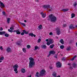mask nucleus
Returning a JSON list of instances; mask_svg holds the SVG:
<instances>
[{"label":"nucleus","instance_id":"59","mask_svg":"<svg viewBox=\"0 0 77 77\" xmlns=\"http://www.w3.org/2000/svg\"><path fill=\"white\" fill-rule=\"evenodd\" d=\"M46 42H48V39H47L46 40Z\"/></svg>","mask_w":77,"mask_h":77},{"label":"nucleus","instance_id":"38","mask_svg":"<svg viewBox=\"0 0 77 77\" xmlns=\"http://www.w3.org/2000/svg\"><path fill=\"white\" fill-rule=\"evenodd\" d=\"M41 41V40L40 39H39L38 40V42L39 43V42H40Z\"/></svg>","mask_w":77,"mask_h":77},{"label":"nucleus","instance_id":"57","mask_svg":"<svg viewBox=\"0 0 77 77\" xmlns=\"http://www.w3.org/2000/svg\"><path fill=\"white\" fill-rule=\"evenodd\" d=\"M69 68L70 69H72V67H71V66H70Z\"/></svg>","mask_w":77,"mask_h":77},{"label":"nucleus","instance_id":"15","mask_svg":"<svg viewBox=\"0 0 77 77\" xmlns=\"http://www.w3.org/2000/svg\"><path fill=\"white\" fill-rule=\"evenodd\" d=\"M69 10V9L68 8L63 9L62 10V11L63 12H66V11H68Z\"/></svg>","mask_w":77,"mask_h":77},{"label":"nucleus","instance_id":"13","mask_svg":"<svg viewBox=\"0 0 77 77\" xmlns=\"http://www.w3.org/2000/svg\"><path fill=\"white\" fill-rule=\"evenodd\" d=\"M21 71L22 72V73H25L26 72V70L22 68L21 69Z\"/></svg>","mask_w":77,"mask_h":77},{"label":"nucleus","instance_id":"24","mask_svg":"<svg viewBox=\"0 0 77 77\" xmlns=\"http://www.w3.org/2000/svg\"><path fill=\"white\" fill-rule=\"evenodd\" d=\"M0 4L1 6H2V7H5V5H4V4L3 3L1 2V1H0Z\"/></svg>","mask_w":77,"mask_h":77},{"label":"nucleus","instance_id":"14","mask_svg":"<svg viewBox=\"0 0 77 77\" xmlns=\"http://www.w3.org/2000/svg\"><path fill=\"white\" fill-rule=\"evenodd\" d=\"M16 34L17 35H20V34H21V32L20 31V29H18L17 30V31H16Z\"/></svg>","mask_w":77,"mask_h":77},{"label":"nucleus","instance_id":"4","mask_svg":"<svg viewBox=\"0 0 77 77\" xmlns=\"http://www.w3.org/2000/svg\"><path fill=\"white\" fill-rule=\"evenodd\" d=\"M45 70L44 69H43L40 72V76H43L46 72Z\"/></svg>","mask_w":77,"mask_h":77},{"label":"nucleus","instance_id":"21","mask_svg":"<svg viewBox=\"0 0 77 77\" xmlns=\"http://www.w3.org/2000/svg\"><path fill=\"white\" fill-rule=\"evenodd\" d=\"M19 23H20L21 24V25H23V26H24V27H26V24H25V23H22L20 22Z\"/></svg>","mask_w":77,"mask_h":77},{"label":"nucleus","instance_id":"45","mask_svg":"<svg viewBox=\"0 0 77 77\" xmlns=\"http://www.w3.org/2000/svg\"><path fill=\"white\" fill-rule=\"evenodd\" d=\"M49 35H53V33L52 32H51L49 33Z\"/></svg>","mask_w":77,"mask_h":77},{"label":"nucleus","instance_id":"26","mask_svg":"<svg viewBox=\"0 0 77 77\" xmlns=\"http://www.w3.org/2000/svg\"><path fill=\"white\" fill-rule=\"evenodd\" d=\"M74 17H75V14L74 13H72L71 14V18H73Z\"/></svg>","mask_w":77,"mask_h":77},{"label":"nucleus","instance_id":"43","mask_svg":"<svg viewBox=\"0 0 77 77\" xmlns=\"http://www.w3.org/2000/svg\"><path fill=\"white\" fill-rule=\"evenodd\" d=\"M39 47L38 46H36L35 47V48H38Z\"/></svg>","mask_w":77,"mask_h":77},{"label":"nucleus","instance_id":"30","mask_svg":"<svg viewBox=\"0 0 77 77\" xmlns=\"http://www.w3.org/2000/svg\"><path fill=\"white\" fill-rule=\"evenodd\" d=\"M22 50L23 51L24 53H26V48H23Z\"/></svg>","mask_w":77,"mask_h":77},{"label":"nucleus","instance_id":"62","mask_svg":"<svg viewBox=\"0 0 77 77\" xmlns=\"http://www.w3.org/2000/svg\"><path fill=\"white\" fill-rule=\"evenodd\" d=\"M37 49H38L37 48H35L34 49V50H37Z\"/></svg>","mask_w":77,"mask_h":77},{"label":"nucleus","instance_id":"18","mask_svg":"<svg viewBox=\"0 0 77 77\" xmlns=\"http://www.w3.org/2000/svg\"><path fill=\"white\" fill-rule=\"evenodd\" d=\"M60 42L62 44H64V42H63V39H61L60 40Z\"/></svg>","mask_w":77,"mask_h":77},{"label":"nucleus","instance_id":"3","mask_svg":"<svg viewBox=\"0 0 77 77\" xmlns=\"http://www.w3.org/2000/svg\"><path fill=\"white\" fill-rule=\"evenodd\" d=\"M18 68V65L17 64L14 65L13 66V68H14V71L15 72L16 74H17L18 72V71H17V69Z\"/></svg>","mask_w":77,"mask_h":77},{"label":"nucleus","instance_id":"27","mask_svg":"<svg viewBox=\"0 0 77 77\" xmlns=\"http://www.w3.org/2000/svg\"><path fill=\"white\" fill-rule=\"evenodd\" d=\"M54 44L51 45L50 46V48H53L54 47Z\"/></svg>","mask_w":77,"mask_h":77},{"label":"nucleus","instance_id":"23","mask_svg":"<svg viewBox=\"0 0 77 77\" xmlns=\"http://www.w3.org/2000/svg\"><path fill=\"white\" fill-rule=\"evenodd\" d=\"M4 35L6 37H9V34L6 33Z\"/></svg>","mask_w":77,"mask_h":77},{"label":"nucleus","instance_id":"52","mask_svg":"<svg viewBox=\"0 0 77 77\" xmlns=\"http://www.w3.org/2000/svg\"><path fill=\"white\" fill-rule=\"evenodd\" d=\"M44 14V12H41L40 13V14H41V15H43Z\"/></svg>","mask_w":77,"mask_h":77},{"label":"nucleus","instance_id":"41","mask_svg":"<svg viewBox=\"0 0 77 77\" xmlns=\"http://www.w3.org/2000/svg\"><path fill=\"white\" fill-rule=\"evenodd\" d=\"M62 60L63 61L65 60V58L64 57H63L62 58Z\"/></svg>","mask_w":77,"mask_h":77},{"label":"nucleus","instance_id":"29","mask_svg":"<svg viewBox=\"0 0 77 77\" xmlns=\"http://www.w3.org/2000/svg\"><path fill=\"white\" fill-rule=\"evenodd\" d=\"M45 16H46V14H45H45H43L42 15V17L43 18H45Z\"/></svg>","mask_w":77,"mask_h":77},{"label":"nucleus","instance_id":"34","mask_svg":"<svg viewBox=\"0 0 77 77\" xmlns=\"http://www.w3.org/2000/svg\"><path fill=\"white\" fill-rule=\"evenodd\" d=\"M27 48H31V46L29 45H27Z\"/></svg>","mask_w":77,"mask_h":77},{"label":"nucleus","instance_id":"1","mask_svg":"<svg viewBox=\"0 0 77 77\" xmlns=\"http://www.w3.org/2000/svg\"><path fill=\"white\" fill-rule=\"evenodd\" d=\"M29 60H30L29 63V67L30 68H32L35 65V62L34 61V59L32 57H30L29 58Z\"/></svg>","mask_w":77,"mask_h":77},{"label":"nucleus","instance_id":"17","mask_svg":"<svg viewBox=\"0 0 77 77\" xmlns=\"http://www.w3.org/2000/svg\"><path fill=\"white\" fill-rule=\"evenodd\" d=\"M39 72H37L36 73V74L35 75V76L37 77H40V76L39 75Z\"/></svg>","mask_w":77,"mask_h":77},{"label":"nucleus","instance_id":"54","mask_svg":"<svg viewBox=\"0 0 77 77\" xmlns=\"http://www.w3.org/2000/svg\"><path fill=\"white\" fill-rule=\"evenodd\" d=\"M74 60V59L73 57H72L71 59V60Z\"/></svg>","mask_w":77,"mask_h":77},{"label":"nucleus","instance_id":"33","mask_svg":"<svg viewBox=\"0 0 77 77\" xmlns=\"http://www.w3.org/2000/svg\"><path fill=\"white\" fill-rule=\"evenodd\" d=\"M8 32H11V33H12V32H13V30H11L10 29H8Z\"/></svg>","mask_w":77,"mask_h":77},{"label":"nucleus","instance_id":"32","mask_svg":"<svg viewBox=\"0 0 77 77\" xmlns=\"http://www.w3.org/2000/svg\"><path fill=\"white\" fill-rule=\"evenodd\" d=\"M16 44V45H21V42H17Z\"/></svg>","mask_w":77,"mask_h":77},{"label":"nucleus","instance_id":"37","mask_svg":"<svg viewBox=\"0 0 77 77\" xmlns=\"http://www.w3.org/2000/svg\"><path fill=\"white\" fill-rule=\"evenodd\" d=\"M38 28L40 29H41V28H42V25H41L38 26Z\"/></svg>","mask_w":77,"mask_h":77},{"label":"nucleus","instance_id":"28","mask_svg":"<svg viewBox=\"0 0 77 77\" xmlns=\"http://www.w3.org/2000/svg\"><path fill=\"white\" fill-rule=\"evenodd\" d=\"M10 20H11V19H10V18H8L7 19V22L8 24H9V21H10Z\"/></svg>","mask_w":77,"mask_h":77},{"label":"nucleus","instance_id":"5","mask_svg":"<svg viewBox=\"0 0 77 77\" xmlns=\"http://www.w3.org/2000/svg\"><path fill=\"white\" fill-rule=\"evenodd\" d=\"M57 67V68H60L62 65L61 64V63L60 62H58L56 63Z\"/></svg>","mask_w":77,"mask_h":77},{"label":"nucleus","instance_id":"55","mask_svg":"<svg viewBox=\"0 0 77 77\" xmlns=\"http://www.w3.org/2000/svg\"><path fill=\"white\" fill-rule=\"evenodd\" d=\"M71 48V46H69L67 47V48Z\"/></svg>","mask_w":77,"mask_h":77},{"label":"nucleus","instance_id":"51","mask_svg":"<svg viewBox=\"0 0 77 77\" xmlns=\"http://www.w3.org/2000/svg\"><path fill=\"white\" fill-rule=\"evenodd\" d=\"M50 55H51V54L49 53V54L48 55L47 57H49Z\"/></svg>","mask_w":77,"mask_h":77},{"label":"nucleus","instance_id":"49","mask_svg":"<svg viewBox=\"0 0 77 77\" xmlns=\"http://www.w3.org/2000/svg\"><path fill=\"white\" fill-rule=\"evenodd\" d=\"M66 24H64L63 25V27H66Z\"/></svg>","mask_w":77,"mask_h":77},{"label":"nucleus","instance_id":"61","mask_svg":"<svg viewBox=\"0 0 77 77\" xmlns=\"http://www.w3.org/2000/svg\"><path fill=\"white\" fill-rule=\"evenodd\" d=\"M57 77H60V75H58L57 76Z\"/></svg>","mask_w":77,"mask_h":77},{"label":"nucleus","instance_id":"39","mask_svg":"<svg viewBox=\"0 0 77 77\" xmlns=\"http://www.w3.org/2000/svg\"><path fill=\"white\" fill-rule=\"evenodd\" d=\"M10 29L11 30H14V28L11 27H10Z\"/></svg>","mask_w":77,"mask_h":77},{"label":"nucleus","instance_id":"19","mask_svg":"<svg viewBox=\"0 0 77 77\" xmlns=\"http://www.w3.org/2000/svg\"><path fill=\"white\" fill-rule=\"evenodd\" d=\"M72 66L74 68H76V66H77V64L75 63H73Z\"/></svg>","mask_w":77,"mask_h":77},{"label":"nucleus","instance_id":"22","mask_svg":"<svg viewBox=\"0 0 77 77\" xmlns=\"http://www.w3.org/2000/svg\"><path fill=\"white\" fill-rule=\"evenodd\" d=\"M23 32H24V33L25 34H28L29 32H27L25 30H23Z\"/></svg>","mask_w":77,"mask_h":77},{"label":"nucleus","instance_id":"31","mask_svg":"<svg viewBox=\"0 0 77 77\" xmlns=\"http://www.w3.org/2000/svg\"><path fill=\"white\" fill-rule=\"evenodd\" d=\"M4 58L3 57H2L0 58V60H3L4 59Z\"/></svg>","mask_w":77,"mask_h":77},{"label":"nucleus","instance_id":"6","mask_svg":"<svg viewBox=\"0 0 77 77\" xmlns=\"http://www.w3.org/2000/svg\"><path fill=\"white\" fill-rule=\"evenodd\" d=\"M49 42L51 44H53V42H54V40L53 39L51 38H49Z\"/></svg>","mask_w":77,"mask_h":77},{"label":"nucleus","instance_id":"58","mask_svg":"<svg viewBox=\"0 0 77 77\" xmlns=\"http://www.w3.org/2000/svg\"><path fill=\"white\" fill-rule=\"evenodd\" d=\"M20 42H23V40H22V39H20Z\"/></svg>","mask_w":77,"mask_h":77},{"label":"nucleus","instance_id":"12","mask_svg":"<svg viewBox=\"0 0 77 77\" xmlns=\"http://www.w3.org/2000/svg\"><path fill=\"white\" fill-rule=\"evenodd\" d=\"M29 36H32V37H33V36H34V37H36V35H34L33 33H29Z\"/></svg>","mask_w":77,"mask_h":77},{"label":"nucleus","instance_id":"64","mask_svg":"<svg viewBox=\"0 0 77 77\" xmlns=\"http://www.w3.org/2000/svg\"><path fill=\"white\" fill-rule=\"evenodd\" d=\"M32 77V76H31V75H30V76H28V77Z\"/></svg>","mask_w":77,"mask_h":77},{"label":"nucleus","instance_id":"10","mask_svg":"<svg viewBox=\"0 0 77 77\" xmlns=\"http://www.w3.org/2000/svg\"><path fill=\"white\" fill-rule=\"evenodd\" d=\"M57 35H59L60 34V29H57Z\"/></svg>","mask_w":77,"mask_h":77},{"label":"nucleus","instance_id":"16","mask_svg":"<svg viewBox=\"0 0 77 77\" xmlns=\"http://www.w3.org/2000/svg\"><path fill=\"white\" fill-rule=\"evenodd\" d=\"M5 33H6V32L5 31H0V35H3L4 34H5Z\"/></svg>","mask_w":77,"mask_h":77},{"label":"nucleus","instance_id":"53","mask_svg":"<svg viewBox=\"0 0 77 77\" xmlns=\"http://www.w3.org/2000/svg\"><path fill=\"white\" fill-rule=\"evenodd\" d=\"M17 30H13V32H17Z\"/></svg>","mask_w":77,"mask_h":77},{"label":"nucleus","instance_id":"56","mask_svg":"<svg viewBox=\"0 0 77 77\" xmlns=\"http://www.w3.org/2000/svg\"><path fill=\"white\" fill-rule=\"evenodd\" d=\"M50 68L51 69H53V67H50Z\"/></svg>","mask_w":77,"mask_h":77},{"label":"nucleus","instance_id":"9","mask_svg":"<svg viewBox=\"0 0 77 77\" xmlns=\"http://www.w3.org/2000/svg\"><path fill=\"white\" fill-rule=\"evenodd\" d=\"M43 8L44 9L50 8V5H44L43 6Z\"/></svg>","mask_w":77,"mask_h":77},{"label":"nucleus","instance_id":"47","mask_svg":"<svg viewBox=\"0 0 77 77\" xmlns=\"http://www.w3.org/2000/svg\"><path fill=\"white\" fill-rule=\"evenodd\" d=\"M2 13L3 14V15H5V12L3 11L2 12Z\"/></svg>","mask_w":77,"mask_h":77},{"label":"nucleus","instance_id":"60","mask_svg":"<svg viewBox=\"0 0 77 77\" xmlns=\"http://www.w3.org/2000/svg\"><path fill=\"white\" fill-rule=\"evenodd\" d=\"M54 57L55 58H57V56H54Z\"/></svg>","mask_w":77,"mask_h":77},{"label":"nucleus","instance_id":"8","mask_svg":"<svg viewBox=\"0 0 77 77\" xmlns=\"http://www.w3.org/2000/svg\"><path fill=\"white\" fill-rule=\"evenodd\" d=\"M49 53L51 54H54L56 53L55 51H49Z\"/></svg>","mask_w":77,"mask_h":77},{"label":"nucleus","instance_id":"48","mask_svg":"<svg viewBox=\"0 0 77 77\" xmlns=\"http://www.w3.org/2000/svg\"><path fill=\"white\" fill-rule=\"evenodd\" d=\"M2 30H3V28H2V27H1L0 29V31H2Z\"/></svg>","mask_w":77,"mask_h":77},{"label":"nucleus","instance_id":"42","mask_svg":"<svg viewBox=\"0 0 77 77\" xmlns=\"http://www.w3.org/2000/svg\"><path fill=\"white\" fill-rule=\"evenodd\" d=\"M21 35H24V32H22L21 33Z\"/></svg>","mask_w":77,"mask_h":77},{"label":"nucleus","instance_id":"40","mask_svg":"<svg viewBox=\"0 0 77 77\" xmlns=\"http://www.w3.org/2000/svg\"><path fill=\"white\" fill-rule=\"evenodd\" d=\"M66 50L67 51H70V50H71V48H67Z\"/></svg>","mask_w":77,"mask_h":77},{"label":"nucleus","instance_id":"46","mask_svg":"<svg viewBox=\"0 0 77 77\" xmlns=\"http://www.w3.org/2000/svg\"><path fill=\"white\" fill-rule=\"evenodd\" d=\"M76 57H77V55H75V56H74L73 57V58L74 59H75V58H76Z\"/></svg>","mask_w":77,"mask_h":77},{"label":"nucleus","instance_id":"7","mask_svg":"<svg viewBox=\"0 0 77 77\" xmlns=\"http://www.w3.org/2000/svg\"><path fill=\"white\" fill-rule=\"evenodd\" d=\"M69 28L71 29H75V26H74V25L72 24L70 25L69 26Z\"/></svg>","mask_w":77,"mask_h":77},{"label":"nucleus","instance_id":"2","mask_svg":"<svg viewBox=\"0 0 77 77\" xmlns=\"http://www.w3.org/2000/svg\"><path fill=\"white\" fill-rule=\"evenodd\" d=\"M49 18L52 23H55L56 21V20H57V18L53 14H50L49 15Z\"/></svg>","mask_w":77,"mask_h":77},{"label":"nucleus","instance_id":"20","mask_svg":"<svg viewBox=\"0 0 77 77\" xmlns=\"http://www.w3.org/2000/svg\"><path fill=\"white\" fill-rule=\"evenodd\" d=\"M42 47L43 48H47V46L45 45H42Z\"/></svg>","mask_w":77,"mask_h":77},{"label":"nucleus","instance_id":"50","mask_svg":"<svg viewBox=\"0 0 77 77\" xmlns=\"http://www.w3.org/2000/svg\"><path fill=\"white\" fill-rule=\"evenodd\" d=\"M14 27H15L14 25H11V27H13V28H14Z\"/></svg>","mask_w":77,"mask_h":77},{"label":"nucleus","instance_id":"25","mask_svg":"<svg viewBox=\"0 0 77 77\" xmlns=\"http://www.w3.org/2000/svg\"><path fill=\"white\" fill-rule=\"evenodd\" d=\"M57 74L56 72H54L52 74V75L53 76L55 77H56V75Z\"/></svg>","mask_w":77,"mask_h":77},{"label":"nucleus","instance_id":"63","mask_svg":"<svg viewBox=\"0 0 77 77\" xmlns=\"http://www.w3.org/2000/svg\"><path fill=\"white\" fill-rule=\"evenodd\" d=\"M0 48H2V46L0 47Z\"/></svg>","mask_w":77,"mask_h":77},{"label":"nucleus","instance_id":"11","mask_svg":"<svg viewBox=\"0 0 77 77\" xmlns=\"http://www.w3.org/2000/svg\"><path fill=\"white\" fill-rule=\"evenodd\" d=\"M6 50L8 53H11L12 52V50L11 48H7Z\"/></svg>","mask_w":77,"mask_h":77},{"label":"nucleus","instance_id":"36","mask_svg":"<svg viewBox=\"0 0 77 77\" xmlns=\"http://www.w3.org/2000/svg\"><path fill=\"white\" fill-rule=\"evenodd\" d=\"M47 44L48 45H50L51 44L49 42H47Z\"/></svg>","mask_w":77,"mask_h":77},{"label":"nucleus","instance_id":"35","mask_svg":"<svg viewBox=\"0 0 77 77\" xmlns=\"http://www.w3.org/2000/svg\"><path fill=\"white\" fill-rule=\"evenodd\" d=\"M64 48V46L63 45H62L60 46V48Z\"/></svg>","mask_w":77,"mask_h":77},{"label":"nucleus","instance_id":"44","mask_svg":"<svg viewBox=\"0 0 77 77\" xmlns=\"http://www.w3.org/2000/svg\"><path fill=\"white\" fill-rule=\"evenodd\" d=\"M74 6H76L77 5V3H75L73 4Z\"/></svg>","mask_w":77,"mask_h":77}]
</instances>
